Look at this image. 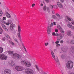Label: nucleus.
I'll use <instances>...</instances> for the list:
<instances>
[{
  "label": "nucleus",
  "mask_w": 74,
  "mask_h": 74,
  "mask_svg": "<svg viewBox=\"0 0 74 74\" xmlns=\"http://www.w3.org/2000/svg\"><path fill=\"white\" fill-rule=\"evenodd\" d=\"M66 67L69 69H71L73 67V62L71 61H69L66 63Z\"/></svg>",
  "instance_id": "obj_1"
},
{
  "label": "nucleus",
  "mask_w": 74,
  "mask_h": 74,
  "mask_svg": "<svg viewBox=\"0 0 74 74\" xmlns=\"http://www.w3.org/2000/svg\"><path fill=\"white\" fill-rule=\"evenodd\" d=\"M12 58H14L16 60H19L22 58V56L17 53H14L12 55Z\"/></svg>",
  "instance_id": "obj_2"
},
{
  "label": "nucleus",
  "mask_w": 74,
  "mask_h": 74,
  "mask_svg": "<svg viewBox=\"0 0 74 74\" xmlns=\"http://www.w3.org/2000/svg\"><path fill=\"white\" fill-rule=\"evenodd\" d=\"M25 72L27 74H34V72L33 70L30 69H26L25 70Z\"/></svg>",
  "instance_id": "obj_3"
},
{
  "label": "nucleus",
  "mask_w": 74,
  "mask_h": 74,
  "mask_svg": "<svg viewBox=\"0 0 74 74\" xmlns=\"http://www.w3.org/2000/svg\"><path fill=\"white\" fill-rule=\"evenodd\" d=\"M1 21L4 24H5V25H7L8 26L9 25V24L10 25H14V24L12 23V21L11 20H9L8 21V23H5L3 21V19H1Z\"/></svg>",
  "instance_id": "obj_4"
},
{
  "label": "nucleus",
  "mask_w": 74,
  "mask_h": 74,
  "mask_svg": "<svg viewBox=\"0 0 74 74\" xmlns=\"http://www.w3.org/2000/svg\"><path fill=\"white\" fill-rule=\"evenodd\" d=\"M8 58V57L4 54L0 55V59H1L2 60H7Z\"/></svg>",
  "instance_id": "obj_5"
},
{
  "label": "nucleus",
  "mask_w": 74,
  "mask_h": 74,
  "mask_svg": "<svg viewBox=\"0 0 74 74\" xmlns=\"http://www.w3.org/2000/svg\"><path fill=\"white\" fill-rule=\"evenodd\" d=\"M53 26V23H52L51 24H50V26H48L47 27V33L48 34H49L50 33H51V27H52Z\"/></svg>",
  "instance_id": "obj_6"
},
{
  "label": "nucleus",
  "mask_w": 74,
  "mask_h": 74,
  "mask_svg": "<svg viewBox=\"0 0 74 74\" xmlns=\"http://www.w3.org/2000/svg\"><path fill=\"white\" fill-rule=\"evenodd\" d=\"M51 55L52 56V57L53 58V59L56 60L57 64H59V61L58 58H57V59H55V54H54V53H53V51H51Z\"/></svg>",
  "instance_id": "obj_7"
},
{
  "label": "nucleus",
  "mask_w": 74,
  "mask_h": 74,
  "mask_svg": "<svg viewBox=\"0 0 74 74\" xmlns=\"http://www.w3.org/2000/svg\"><path fill=\"white\" fill-rule=\"evenodd\" d=\"M4 74H10L11 71L9 69H6L4 70Z\"/></svg>",
  "instance_id": "obj_8"
},
{
  "label": "nucleus",
  "mask_w": 74,
  "mask_h": 74,
  "mask_svg": "<svg viewBox=\"0 0 74 74\" xmlns=\"http://www.w3.org/2000/svg\"><path fill=\"white\" fill-rule=\"evenodd\" d=\"M15 69L18 71H22L23 69V68L22 66H17L15 67Z\"/></svg>",
  "instance_id": "obj_9"
},
{
  "label": "nucleus",
  "mask_w": 74,
  "mask_h": 74,
  "mask_svg": "<svg viewBox=\"0 0 74 74\" xmlns=\"http://www.w3.org/2000/svg\"><path fill=\"white\" fill-rule=\"evenodd\" d=\"M56 36H58V37H59L60 38H58L57 40L59 41H60L61 39H62L63 38V36H62V35L61 34H58V33H57L55 34V35Z\"/></svg>",
  "instance_id": "obj_10"
},
{
  "label": "nucleus",
  "mask_w": 74,
  "mask_h": 74,
  "mask_svg": "<svg viewBox=\"0 0 74 74\" xmlns=\"http://www.w3.org/2000/svg\"><path fill=\"white\" fill-rule=\"evenodd\" d=\"M67 26L72 29L73 30H74V26H73L70 23H68V24L67 25Z\"/></svg>",
  "instance_id": "obj_11"
},
{
  "label": "nucleus",
  "mask_w": 74,
  "mask_h": 74,
  "mask_svg": "<svg viewBox=\"0 0 74 74\" xmlns=\"http://www.w3.org/2000/svg\"><path fill=\"white\" fill-rule=\"evenodd\" d=\"M1 25L3 29L5 31H6V32H8V29L7 28L4 24H1Z\"/></svg>",
  "instance_id": "obj_12"
},
{
  "label": "nucleus",
  "mask_w": 74,
  "mask_h": 74,
  "mask_svg": "<svg viewBox=\"0 0 74 74\" xmlns=\"http://www.w3.org/2000/svg\"><path fill=\"white\" fill-rule=\"evenodd\" d=\"M14 27H15V24L11 25L10 26V29L11 30H14Z\"/></svg>",
  "instance_id": "obj_13"
},
{
  "label": "nucleus",
  "mask_w": 74,
  "mask_h": 74,
  "mask_svg": "<svg viewBox=\"0 0 74 74\" xmlns=\"http://www.w3.org/2000/svg\"><path fill=\"white\" fill-rule=\"evenodd\" d=\"M57 4L58 6L60 8H62L63 7V5L60 2H57Z\"/></svg>",
  "instance_id": "obj_14"
},
{
  "label": "nucleus",
  "mask_w": 74,
  "mask_h": 74,
  "mask_svg": "<svg viewBox=\"0 0 74 74\" xmlns=\"http://www.w3.org/2000/svg\"><path fill=\"white\" fill-rule=\"evenodd\" d=\"M62 51L64 52H66L67 51V48L66 47L63 46L62 48Z\"/></svg>",
  "instance_id": "obj_15"
},
{
  "label": "nucleus",
  "mask_w": 74,
  "mask_h": 74,
  "mask_svg": "<svg viewBox=\"0 0 74 74\" xmlns=\"http://www.w3.org/2000/svg\"><path fill=\"white\" fill-rule=\"evenodd\" d=\"M72 32L71 31H68L66 32V34L68 36H69L70 37L71 36H72V34H71Z\"/></svg>",
  "instance_id": "obj_16"
},
{
  "label": "nucleus",
  "mask_w": 74,
  "mask_h": 74,
  "mask_svg": "<svg viewBox=\"0 0 74 74\" xmlns=\"http://www.w3.org/2000/svg\"><path fill=\"white\" fill-rule=\"evenodd\" d=\"M52 18H53L54 19H56V21H59V18L57 17L55 15H53L52 16Z\"/></svg>",
  "instance_id": "obj_17"
},
{
  "label": "nucleus",
  "mask_w": 74,
  "mask_h": 74,
  "mask_svg": "<svg viewBox=\"0 0 74 74\" xmlns=\"http://www.w3.org/2000/svg\"><path fill=\"white\" fill-rule=\"evenodd\" d=\"M25 66L27 67H30L31 66V63L29 62H27L25 64Z\"/></svg>",
  "instance_id": "obj_18"
},
{
  "label": "nucleus",
  "mask_w": 74,
  "mask_h": 74,
  "mask_svg": "<svg viewBox=\"0 0 74 74\" xmlns=\"http://www.w3.org/2000/svg\"><path fill=\"white\" fill-rule=\"evenodd\" d=\"M5 15L8 18H11V15L8 12H6L5 13Z\"/></svg>",
  "instance_id": "obj_19"
},
{
  "label": "nucleus",
  "mask_w": 74,
  "mask_h": 74,
  "mask_svg": "<svg viewBox=\"0 0 74 74\" xmlns=\"http://www.w3.org/2000/svg\"><path fill=\"white\" fill-rule=\"evenodd\" d=\"M10 66L12 67H14V66H15L16 64L14 62L11 61L10 64Z\"/></svg>",
  "instance_id": "obj_20"
},
{
  "label": "nucleus",
  "mask_w": 74,
  "mask_h": 74,
  "mask_svg": "<svg viewBox=\"0 0 74 74\" xmlns=\"http://www.w3.org/2000/svg\"><path fill=\"white\" fill-rule=\"evenodd\" d=\"M56 16L59 19H61V17H60V14H59L58 13H56Z\"/></svg>",
  "instance_id": "obj_21"
},
{
  "label": "nucleus",
  "mask_w": 74,
  "mask_h": 74,
  "mask_svg": "<svg viewBox=\"0 0 74 74\" xmlns=\"http://www.w3.org/2000/svg\"><path fill=\"white\" fill-rule=\"evenodd\" d=\"M70 43L72 45L74 44V39H72L71 40Z\"/></svg>",
  "instance_id": "obj_22"
},
{
  "label": "nucleus",
  "mask_w": 74,
  "mask_h": 74,
  "mask_svg": "<svg viewBox=\"0 0 74 74\" xmlns=\"http://www.w3.org/2000/svg\"><path fill=\"white\" fill-rule=\"evenodd\" d=\"M26 61L25 60H23L21 61V63L22 64H25L26 63Z\"/></svg>",
  "instance_id": "obj_23"
},
{
  "label": "nucleus",
  "mask_w": 74,
  "mask_h": 74,
  "mask_svg": "<svg viewBox=\"0 0 74 74\" xmlns=\"http://www.w3.org/2000/svg\"><path fill=\"white\" fill-rule=\"evenodd\" d=\"M18 31L19 33H21V28L19 24L18 25Z\"/></svg>",
  "instance_id": "obj_24"
},
{
  "label": "nucleus",
  "mask_w": 74,
  "mask_h": 74,
  "mask_svg": "<svg viewBox=\"0 0 74 74\" xmlns=\"http://www.w3.org/2000/svg\"><path fill=\"white\" fill-rule=\"evenodd\" d=\"M35 67H36V69H37V70H38V71H40V69L38 68V65H35Z\"/></svg>",
  "instance_id": "obj_25"
},
{
  "label": "nucleus",
  "mask_w": 74,
  "mask_h": 74,
  "mask_svg": "<svg viewBox=\"0 0 74 74\" xmlns=\"http://www.w3.org/2000/svg\"><path fill=\"white\" fill-rule=\"evenodd\" d=\"M61 57L62 59H65V58L66 57V55H65V54H64L61 56Z\"/></svg>",
  "instance_id": "obj_26"
},
{
  "label": "nucleus",
  "mask_w": 74,
  "mask_h": 74,
  "mask_svg": "<svg viewBox=\"0 0 74 74\" xmlns=\"http://www.w3.org/2000/svg\"><path fill=\"white\" fill-rule=\"evenodd\" d=\"M3 51V49L1 47H0V53H1Z\"/></svg>",
  "instance_id": "obj_27"
},
{
  "label": "nucleus",
  "mask_w": 74,
  "mask_h": 74,
  "mask_svg": "<svg viewBox=\"0 0 74 74\" xmlns=\"http://www.w3.org/2000/svg\"><path fill=\"white\" fill-rule=\"evenodd\" d=\"M67 19H68V20H69V21H71H71L73 20V19L71 18H70V17L68 16L67 17Z\"/></svg>",
  "instance_id": "obj_28"
},
{
  "label": "nucleus",
  "mask_w": 74,
  "mask_h": 74,
  "mask_svg": "<svg viewBox=\"0 0 74 74\" xmlns=\"http://www.w3.org/2000/svg\"><path fill=\"white\" fill-rule=\"evenodd\" d=\"M9 42L10 44H12V45L14 46V45H15V43H14L12 42L10 40Z\"/></svg>",
  "instance_id": "obj_29"
},
{
  "label": "nucleus",
  "mask_w": 74,
  "mask_h": 74,
  "mask_svg": "<svg viewBox=\"0 0 74 74\" xmlns=\"http://www.w3.org/2000/svg\"><path fill=\"white\" fill-rule=\"evenodd\" d=\"M49 7L51 9H53V8H54V6H53L51 5H49Z\"/></svg>",
  "instance_id": "obj_30"
},
{
  "label": "nucleus",
  "mask_w": 74,
  "mask_h": 74,
  "mask_svg": "<svg viewBox=\"0 0 74 74\" xmlns=\"http://www.w3.org/2000/svg\"><path fill=\"white\" fill-rule=\"evenodd\" d=\"M43 10L45 11H47V6H45L43 7Z\"/></svg>",
  "instance_id": "obj_31"
},
{
  "label": "nucleus",
  "mask_w": 74,
  "mask_h": 74,
  "mask_svg": "<svg viewBox=\"0 0 74 74\" xmlns=\"http://www.w3.org/2000/svg\"><path fill=\"white\" fill-rule=\"evenodd\" d=\"M3 15V11L1 10H0V16Z\"/></svg>",
  "instance_id": "obj_32"
},
{
  "label": "nucleus",
  "mask_w": 74,
  "mask_h": 74,
  "mask_svg": "<svg viewBox=\"0 0 74 74\" xmlns=\"http://www.w3.org/2000/svg\"><path fill=\"white\" fill-rule=\"evenodd\" d=\"M58 28L60 30H61L62 29V28L60 27V26L58 25Z\"/></svg>",
  "instance_id": "obj_33"
},
{
  "label": "nucleus",
  "mask_w": 74,
  "mask_h": 74,
  "mask_svg": "<svg viewBox=\"0 0 74 74\" xmlns=\"http://www.w3.org/2000/svg\"><path fill=\"white\" fill-rule=\"evenodd\" d=\"M13 52L14 51H9V54H10V55H12Z\"/></svg>",
  "instance_id": "obj_34"
},
{
  "label": "nucleus",
  "mask_w": 74,
  "mask_h": 74,
  "mask_svg": "<svg viewBox=\"0 0 74 74\" xmlns=\"http://www.w3.org/2000/svg\"><path fill=\"white\" fill-rule=\"evenodd\" d=\"M20 32H19L18 33V36L19 38H21V33Z\"/></svg>",
  "instance_id": "obj_35"
},
{
  "label": "nucleus",
  "mask_w": 74,
  "mask_h": 74,
  "mask_svg": "<svg viewBox=\"0 0 74 74\" xmlns=\"http://www.w3.org/2000/svg\"><path fill=\"white\" fill-rule=\"evenodd\" d=\"M47 10L49 13L50 12V11L49 10V8L48 7L47 8Z\"/></svg>",
  "instance_id": "obj_36"
},
{
  "label": "nucleus",
  "mask_w": 74,
  "mask_h": 74,
  "mask_svg": "<svg viewBox=\"0 0 74 74\" xmlns=\"http://www.w3.org/2000/svg\"><path fill=\"white\" fill-rule=\"evenodd\" d=\"M60 32L62 33H64V31L63 30V29H61Z\"/></svg>",
  "instance_id": "obj_37"
},
{
  "label": "nucleus",
  "mask_w": 74,
  "mask_h": 74,
  "mask_svg": "<svg viewBox=\"0 0 74 74\" xmlns=\"http://www.w3.org/2000/svg\"><path fill=\"white\" fill-rule=\"evenodd\" d=\"M0 31L1 32H3V29H2V28H1V27H0Z\"/></svg>",
  "instance_id": "obj_38"
},
{
  "label": "nucleus",
  "mask_w": 74,
  "mask_h": 74,
  "mask_svg": "<svg viewBox=\"0 0 74 74\" xmlns=\"http://www.w3.org/2000/svg\"><path fill=\"white\" fill-rule=\"evenodd\" d=\"M45 46H48V45H49V43H48V42H47V43H45Z\"/></svg>",
  "instance_id": "obj_39"
},
{
  "label": "nucleus",
  "mask_w": 74,
  "mask_h": 74,
  "mask_svg": "<svg viewBox=\"0 0 74 74\" xmlns=\"http://www.w3.org/2000/svg\"><path fill=\"white\" fill-rule=\"evenodd\" d=\"M5 37H7V38H10V36H8V35H5Z\"/></svg>",
  "instance_id": "obj_40"
},
{
  "label": "nucleus",
  "mask_w": 74,
  "mask_h": 74,
  "mask_svg": "<svg viewBox=\"0 0 74 74\" xmlns=\"http://www.w3.org/2000/svg\"><path fill=\"white\" fill-rule=\"evenodd\" d=\"M34 6H35V4L34 3H33L32 4V7H34Z\"/></svg>",
  "instance_id": "obj_41"
},
{
  "label": "nucleus",
  "mask_w": 74,
  "mask_h": 74,
  "mask_svg": "<svg viewBox=\"0 0 74 74\" xmlns=\"http://www.w3.org/2000/svg\"><path fill=\"white\" fill-rule=\"evenodd\" d=\"M2 40H3V41H5V37L3 38H2Z\"/></svg>",
  "instance_id": "obj_42"
},
{
  "label": "nucleus",
  "mask_w": 74,
  "mask_h": 74,
  "mask_svg": "<svg viewBox=\"0 0 74 74\" xmlns=\"http://www.w3.org/2000/svg\"><path fill=\"white\" fill-rule=\"evenodd\" d=\"M59 41H60V40H58L57 41H56L55 42V43L56 44H59Z\"/></svg>",
  "instance_id": "obj_43"
},
{
  "label": "nucleus",
  "mask_w": 74,
  "mask_h": 74,
  "mask_svg": "<svg viewBox=\"0 0 74 74\" xmlns=\"http://www.w3.org/2000/svg\"><path fill=\"white\" fill-rule=\"evenodd\" d=\"M60 44H57L56 45V47H60Z\"/></svg>",
  "instance_id": "obj_44"
},
{
  "label": "nucleus",
  "mask_w": 74,
  "mask_h": 74,
  "mask_svg": "<svg viewBox=\"0 0 74 74\" xmlns=\"http://www.w3.org/2000/svg\"><path fill=\"white\" fill-rule=\"evenodd\" d=\"M52 34L53 35V36H55V32H53L52 33Z\"/></svg>",
  "instance_id": "obj_45"
},
{
  "label": "nucleus",
  "mask_w": 74,
  "mask_h": 74,
  "mask_svg": "<svg viewBox=\"0 0 74 74\" xmlns=\"http://www.w3.org/2000/svg\"><path fill=\"white\" fill-rule=\"evenodd\" d=\"M3 20H6V17H4L3 18Z\"/></svg>",
  "instance_id": "obj_46"
},
{
  "label": "nucleus",
  "mask_w": 74,
  "mask_h": 74,
  "mask_svg": "<svg viewBox=\"0 0 74 74\" xmlns=\"http://www.w3.org/2000/svg\"><path fill=\"white\" fill-rule=\"evenodd\" d=\"M71 23L72 24V25H74V21H72V22H71Z\"/></svg>",
  "instance_id": "obj_47"
},
{
  "label": "nucleus",
  "mask_w": 74,
  "mask_h": 74,
  "mask_svg": "<svg viewBox=\"0 0 74 74\" xmlns=\"http://www.w3.org/2000/svg\"><path fill=\"white\" fill-rule=\"evenodd\" d=\"M55 32L56 33H58V29H56Z\"/></svg>",
  "instance_id": "obj_48"
},
{
  "label": "nucleus",
  "mask_w": 74,
  "mask_h": 74,
  "mask_svg": "<svg viewBox=\"0 0 74 74\" xmlns=\"http://www.w3.org/2000/svg\"><path fill=\"white\" fill-rule=\"evenodd\" d=\"M46 3H49V0H45Z\"/></svg>",
  "instance_id": "obj_49"
},
{
  "label": "nucleus",
  "mask_w": 74,
  "mask_h": 74,
  "mask_svg": "<svg viewBox=\"0 0 74 74\" xmlns=\"http://www.w3.org/2000/svg\"><path fill=\"white\" fill-rule=\"evenodd\" d=\"M60 42L61 44H63V40H61L60 41Z\"/></svg>",
  "instance_id": "obj_50"
},
{
  "label": "nucleus",
  "mask_w": 74,
  "mask_h": 74,
  "mask_svg": "<svg viewBox=\"0 0 74 74\" xmlns=\"http://www.w3.org/2000/svg\"><path fill=\"white\" fill-rule=\"evenodd\" d=\"M23 48H24L25 52H27V51H26V48H25V47H23Z\"/></svg>",
  "instance_id": "obj_51"
},
{
  "label": "nucleus",
  "mask_w": 74,
  "mask_h": 74,
  "mask_svg": "<svg viewBox=\"0 0 74 74\" xmlns=\"http://www.w3.org/2000/svg\"><path fill=\"white\" fill-rule=\"evenodd\" d=\"M53 25H56V23H55V22H53Z\"/></svg>",
  "instance_id": "obj_52"
},
{
  "label": "nucleus",
  "mask_w": 74,
  "mask_h": 74,
  "mask_svg": "<svg viewBox=\"0 0 74 74\" xmlns=\"http://www.w3.org/2000/svg\"><path fill=\"white\" fill-rule=\"evenodd\" d=\"M60 1H61V3H63V1H64V0H60Z\"/></svg>",
  "instance_id": "obj_53"
},
{
  "label": "nucleus",
  "mask_w": 74,
  "mask_h": 74,
  "mask_svg": "<svg viewBox=\"0 0 74 74\" xmlns=\"http://www.w3.org/2000/svg\"><path fill=\"white\" fill-rule=\"evenodd\" d=\"M52 13L53 14H55V11L53 10L52 11Z\"/></svg>",
  "instance_id": "obj_54"
},
{
  "label": "nucleus",
  "mask_w": 74,
  "mask_h": 74,
  "mask_svg": "<svg viewBox=\"0 0 74 74\" xmlns=\"http://www.w3.org/2000/svg\"><path fill=\"white\" fill-rule=\"evenodd\" d=\"M15 41H16V42H18V40L16 39Z\"/></svg>",
  "instance_id": "obj_55"
},
{
  "label": "nucleus",
  "mask_w": 74,
  "mask_h": 74,
  "mask_svg": "<svg viewBox=\"0 0 74 74\" xmlns=\"http://www.w3.org/2000/svg\"><path fill=\"white\" fill-rule=\"evenodd\" d=\"M22 46L23 48H24V47H25V45H23V44H22Z\"/></svg>",
  "instance_id": "obj_56"
},
{
  "label": "nucleus",
  "mask_w": 74,
  "mask_h": 74,
  "mask_svg": "<svg viewBox=\"0 0 74 74\" xmlns=\"http://www.w3.org/2000/svg\"><path fill=\"white\" fill-rule=\"evenodd\" d=\"M67 42L68 44H69V43H70V42L69 41H67Z\"/></svg>",
  "instance_id": "obj_57"
},
{
  "label": "nucleus",
  "mask_w": 74,
  "mask_h": 74,
  "mask_svg": "<svg viewBox=\"0 0 74 74\" xmlns=\"http://www.w3.org/2000/svg\"><path fill=\"white\" fill-rule=\"evenodd\" d=\"M52 44L53 45H54V44H55V42H53Z\"/></svg>",
  "instance_id": "obj_58"
},
{
  "label": "nucleus",
  "mask_w": 74,
  "mask_h": 74,
  "mask_svg": "<svg viewBox=\"0 0 74 74\" xmlns=\"http://www.w3.org/2000/svg\"><path fill=\"white\" fill-rule=\"evenodd\" d=\"M40 5H41V6H43V4H42V3H41L40 4Z\"/></svg>",
  "instance_id": "obj_59"
},
{
  "label": "nucleus",
  "mask_w": 74,
  "mask_h": 74,
  "mask_svg": "<svg viewBox=\"0 0 74 74\" xmlns=\"http://www.w3.org/2000/svg\"><path fill=\"white\" fill-rule=\"evenodd\" d=\"M13 39L15 40H16V38H14V37H13Z\"/></svg>",
  "instance_id": "obj_60"
},
{
  "label": "nucleus",
  "mask_w": 74,
  "mask_h": 74,
  "mask_svg": "<svg viewBox=\"0 0 74 74\" xmlns=\"http://www.w3.org/2000/svg\"><path fill=\"white\" fill-rule=\"evenodd\" d=\"M55 7H56V8H58V6H56V5H55Z\"/></svg>",
  "instance_id": "obj_61"
},
{
  "label": "nucleus",
  "mask_w": 74,
  "mask_h": 74,
  "mask_svg": "<svg viewBox=\"0 0 74 74\" xmlns=\"http://www.w3.org/2000/svg\"><path fill=\"white\" fill-rule=\"evenodd\" d=\"M70 74H74V73H70Z\"/></svg>",
  "instance_id": "obj_62"
},
{
  "label": "nucleus",
  "mask_w": 74,
  "mask_h": 74,
  "mask_svg": "<svg viewBox=\"0 0 74 74\" xmlns=\"http://www.w3.org/2000/svg\"><path fill=\"white\" fill-rule=\"evenodd\" d=\"M15 18L16 19V18H17L16 17V16H15Z\"/></svg>",
  "instance_id": "obj_63"
},
{
  "label": "nucleus",
  "mask_w": 74,
  "mask_h": 74,
  "mask_svg": "<svg viewBox=\"0 0 74 74\" xmlns=\"http://www.w3.org/2000/svg\"><path fill=\"white\" fill-rule=\"evenodd\" d=\"M2 34V33H1V32H0V34Z\"/></svg>",
  "instance_id": "obj_64"
}]
</instances>
